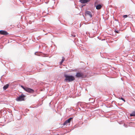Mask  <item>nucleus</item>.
<instances>
[{"mask_svg": "<svg viewBox=\"0 0 135 135\" xmlns=\"http://www.w3.org/2000/svg\"><path fill=\"white\" fill-rule=\"evenodd\" d=\"M72 119V118H70L68 120H66L64 123L63 125H67L68 123H70Z\"/></svg>", "mask_w": 135, "mask_h": 135, "instance_id": "nucleus-4", "label": "nucleus"}, {"mask_svg": "<svg viewBox=\"0 0 135 135\" xmlns=\"http://www.w3.org/2000/svg\"><path fill=\"white\" fill-rule=\"evenodd\" d=\"M90 1V0H80V2L82 3H85Z\"/></svg>", "mask_w": 135, "mask_h": 135, "instance_id": "nucleus-8", "label": "nucleus"}, {"mask_svg": "<svg viewBox=\"0 0 135 135\" xmlns=\"http://www.w3.org/2000/svg\"><path fill=\"white\" fill-rule=\"evenodd\" d=\"M9 85L8 84H7L5 85L3 87V89L4 90H5L7 89Z\"/></svg>", "mask_w": 135, "mask_h": 135, "instance_id": "nucleus-10", "label": "nucleus"}, {"mask_svg": "<svg viewBox=\"0 0 135 135\" xmlns=\"http://www.w3.org/2000/svg\"><path fill=\"white\" fill-rule=\"evenodd\" d=\"M21 87L23 88V89L25 90V89L26 88H24L23 86L22 85H21Z\"/></svg>", "mask_w": 135, "mask_h": 135, "instance_id": "nucleus-15", "label": "nucleus"}, {"mask_svg": "<svg viewBox=\"0 0 135 135\" xmlns=\"http://www.w3.org/2000/svg\"><path fill=\"white\" fill-rule=\"evenodd\" d=\"M130 115L131 117L135 116V110L133 111Z\"/></svg>", "mask_w": 135, "mask_h": 135, "instance_id": "nucleus-11", "label": "nucleus"}, {"mask_svg": "<svg viewBox=\"0 0 135 135\" xmlns=\"http://www.w3.org/2000/svg\"><path fill=\"white\" fill-rule=\"evenodd\" d=\"M102 7V6L100 4H98L96 6V8L97 9H99L101 8Z\"/></svg>", "mask_w": 135, "mask_h": 135, "instance_id": "nucleus-9", "label": "nucleus"}, {"mask_svg": "<svg viewBox=\"0 0 135 135\" xmlns=\"http://www.w3.org/2000/svg\"><path fill=\"white\" fill-rule=\"evenodd\" d=\"M85 15L89 16L90 17H92V15L90 12L88 11H86L85 12Z\"/></svg>", "mask_w": 135, "mask_h": 135, "instance_id": "nucleus-6", "label": "nucleus"}, {"mask_svg": "<svg viewBox=\"0 0 135 135\" xmlns=\"http://www.w3.org/2000/svg\"><path fill=\"white\" fill-rule=\"evenodd\" d=\"M123 17L124 18H126L127 17V15H124Z\"/></svg>", "mask_w": 135, "mask_h": 135, "instance_id": "nucleus-14", "label": "nucleus"}, {"mask_svg": "<svg viewBox=\"0 0 135 135\" xmlns=\"http://www.w3.org/2000/svg\"><path fill=\"white\" fill-rule=\"evenodd\" d=\"M119 99H120L122 100L124 102H126L125 100L122 97H119Z\"/></svg>", "mask_w": 135, "mask_h": 135, "instance_id": "nucleus-13", "label": "nucleus"}, {"mask_svg": "<svg viewBox=\"0 0 135 135\" xmlns=\"http://www.w3.org/2000/svg\"><path fill=\"white\" fill-rule=\"evenodd\" d=\"M76 76L77 78H85L86 77V75H84L82 73H77L76 75Z\"/></svg>", "mask_w": 135, "mask_h": 135, "instance_id": "nucleus-2", "label": "nucleus"}, {"mask_svg": "<svg viewBox=\"0 0 135 135\" xmlns=\"http://www.w3.org/2000/svg\"><path fill=\"white\" fill-rule=\"evenodd\" d=\"M0 34L1 35H6L8 34L7 32L3 30L0 31Z\"/></svg>", "mask_w": 135, "mask_h": 135, "instance_id": "nucleus-7", "label": "nucleus"}, {"mask_svg": "<svg viewBox=\"0 0 135 135\" xmlns=\"http://www.w3.org/2000/svg\"><path fill=\"white\" fill-rule=\"evenodd\" d=\"M25 97V95L23 94H22L21 96L17 98L16 100L18 101L24 100Z\"/></svg>", "mask_w": 135, "mask_h": 135, "instance_id": "nucleus-3", "label": "nucleus"}, {"mask_svg": "<svg viewBox=\"0 0 135 135\" xmlns=\"http://www.w3.org/2000/svg\"><path fill=\"white\" fill-rule=\"evenodd\" d=\"M25 90L29 93H33L34 92L33 90L28 88H26Z\"/></svg>", "mask_w": 135, "mask_h": 135, "instance_id": "nucleus-5", "label": "nucleus"}, {"mask_svg": "<svg viewBox=\"0 0 135 135\" xmlns=\"http://www.w3.org/2000/svg\"><path fill=\"white\" fill-rule=\"evenodd\" d=\"M64 77L65 78V80L66 82H70L75 80L74 77L72 75H69L65 74Z\"/></svg>", "mask_w": 135, "mask_h": 135, "instance_id": "nucleus-1", "label": "nucleus"}, {"mask_svg": "<svg viewBox=\"0 0 135 135\" xmlns=\"http://www.w3.org/2000/svg\"><path fill=\"white\" fill-rule=\"evenodd\" d=\"M65 59V58L64 57H63L62 58V59L61 61L60 62V63L61 64H62V63L64 61Z\"/></svg>", "mask_w": 135, "mask_h": 135, "instance_id": "nucleus-12", "label": "nucleus"}]
</instances>
